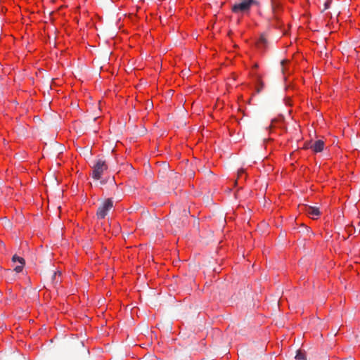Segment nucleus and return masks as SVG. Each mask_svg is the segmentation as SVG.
<instances>
[{"label":"nucleus","mask_w":360,"mask_h":360,"mask_svg":"<svg viewBox=\"0 0 360 360\" xmlns=\"http://www.w3.org/2000/svg\"><path fill=\"white\" fill-rule=\"evenodd\" d=\"M25 266V264H19V265H17L15 268H14V271L17 273H20L22 271L23 268Z\"/></svg>","instance_id":"nucleus-11"},{"label":"nucleus","mask_w":360,"mask_h":360,"mask_svg":"<svg viewBox=\"0 0 360 360\" xmlns=\"http://www.w3.org/2000/svg\"><path fill=\"white\" fill-rule=\"evenodd\" d=\"M287 62H288L287 60H282V61H281V66H282V72H284V64H285V63H287Z\"/></svg>","instance_id":"nucleus-13"},{"label":"nucleus","mask_w":360,"mask_h":360,"mask_svg":"<svg viewBox=\"0 0 360 360\" xmlns=\"http://www.w3.org/2000/svg\"><path fill=\"white\" fill-rule=\"evenodd\" d=\"M112 207V200L111 198L105 200L98 208L96 212L97 218L99 219H104Z\"/></svg>","instance_id":"nucleus-3"},{"label":"nucleus","mask_w":360,"mask_h":360,"mask_svg":"<svg viewBox=\"0 0 360 360\" xmlns=\"http://www.w3.org/2000/svg\"><path fill=\"white\" fill-rule=\"evenodd\" d=\"M108 166L105 162L102 160H98L95 165L93 166L91 173L92 178L95 180H98L101 178L103 173L107 170Z\"/></svg>","instance_id":"nucleus-2"},{"label":"nucleus","mask_w":360,"mask_h":360,"mask_svg":"<svg viewBox=\"0 0 360 360\" xmlns=\"http://www.w3.org/2000/svg\"><path fill=\"white\" fill-rule=\"evenodd\" d=\"M346 231L348 233L349 236H351L356 233V229L353 228L352 226H348L346 227Z\"/></svg>","instance_id":"nucleus-9"},{"label":"nucleus","mask_w":360,"mask_h":360,"mask_svg":"<svg viewBox=\"0 0 360 360\" xmlns=\"http://www.w3.org/2000/svg\"><path fill=\"white\" fill-rule=\"evenodd\" d=\"M256 46L261 51H264L267 48L268 41L264 34L260 36L259 39L256 43Z\"/></svg>","instance_id":"nucleus-5"},{"label":"nucleus","mask_w":360,"mask_h":360,"mask_svg":"<svg viewBox=\"0 0 360 360\" xmlns=\"http://www.w3.org/2000/svg\"><path fill=\"white\" fill-rule=\"evenodd\" d=\"M183 212H184V214L185 216H186V211L184 210Z\"/></svg>","instance_id":"nucleus-16"},{"label":"nucleus","mask_w":360,"mask_h":360,"mask_svg":"<svg viewBox=\"0 0 360 360\" xmlns=\"http://www.w3.org/2000/svg\"><path fill=\"white\" fill-rule=\"evenodd\" d=\"M253 4H257L255 0H241L238 3H236L231 8L232 12L234 13H246Z\"/></svg>","instance_id":"nucleus-1"},{"label":"nucleus","mask_w":360,"mask_h":360,"mask_svg":"<svg viewBox=\"0 0 360 360\" xmlns=\"http://www.w3.org/2000/svg\"><path fill=\"white\" fill-rule=\"evenodd\" d=\"M305 211L312 219H316V217L320 215L319 209L316 207L308 206L306 207Z\"/></svg>","instance_id":"nucleus-6"},{"label":"nucleus","mask_w":360,"mask_h":360,"mask_svg":"<svg viewBox=\"0 0 360 360\" xmlns=\"http://www.w3.org/2000/svg\"><path fill=\"white\" fill-rule=\"evenodd\" d=\"M60 272H58V273L57 272H54V274H53L52 276V281L53 283H58V282H60V281L58 280V276H60Z\"/></svg>","instance_id":"nucleus-10"},{"label":"nucleus","mask_w":360,"mask_h":360,"mask_svg":"<svg viewBox=\"0 0 360 360\" xmlns=\"http://www.w3.org/2000/svg\"><path fill=\"white\" fill-rule=\"evenodd\" d=\"M329 4H330V2L328 1V2H326L325 3V5H324V9H328V7H329Z\"/></svg>","instance_id":"nucleus-15"},{"label":"nucleus","mask_w":360,"mask_h":360,"mask_svg":"<svg viewBox=\"0 0 360 360\" xmlns=\"http://www.w3.org/2000/svg\"><path fill=\"white\" fill-rule=\"evenodd\" d=\"M271 6H272V12L275 16V18H276V8H278V4L275 2V1H272V4H271Z\"/></svg>","instance_id":"nucleus-12"},{"label":"nucleus","mask_w":360,"mask_h":360,"mask_svg":"<svg viewBox=\"0 0 360 360\" xmlns=\"http://www.w3.org/2000/svg\"><path fill=\"white\" fill-rule=\"evenodd\" d=\"M295 359V360H306L305 354L301 351H298Z\"/></svg>","instance_id":"nucleus-8"},{"label":"nucleus","mask_w":360,"mask_h":360,"mask_svg":"<svg viewBox=\"0 0 360 360\" xmlns=\"http://www.w3.org/2000/svg\"><path fill=\"white\" fill-rule=\"evenodd\" d=\"M244 174V170L243 169L239 170L238 172V178H240L242 176V174Z\"/></svg>","instance_id":"nucleus-14"},{"label":"nucleus","mask_w":360,"mask_h":360,"mask_svg":"<svg viewBox=\"0 0 360 360\" xmlns=\"http://www.w3.org/2000/svg\"><path fill=\"white\" fill-rule=\"evenodd\" d=\"M12 262H18L20 264H25V259L22 257L17 256L15 255L13 256Z\"/></svg>","instance_id":"nucleus-7"},{"label":"nucleus","mask_w":360,"mask_h":360,"mask_svg":"<svg viewBox=\"0 0 360 360\" xmlns=\"http://www.w3.org/2000/svg\"><path fill=\"white\" fill-rule=\"evenodd\" d=\"M324 142L322 140H317L309 146H307L306 148H311L315 153L321 152L323 150Z\"/></svg>","instance_id":"nucleus-4"}]
</instances>
